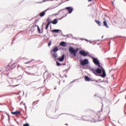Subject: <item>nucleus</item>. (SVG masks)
<instances>
[{
	"label": "nucleus",
	"instance_id": "f257e3e1",
	"mask_svg": "<svg viewBox=\"0 0 126 126\" xmlns=\"http://www.w3.org/2000/svg\"><path fill=\"white\" fill-rule=\"evenodd\" d=\"M69 52L71 53V55H74L75 57L76 56V53L78 52V48H76V49H73L72 47H70L69 48Z\"/></svg>",
	"mask_w": 126,
	"mask_h": 126
},
{
	"label": "nucleus",
	"instance_id": "f03ea898",
	"mask_svg": "<svg viewBox=\"0 0 126 126\" xmlns=\"http://www.w3.org/2000/svg\"><path fill=\"white\" fill-rule=\"evenodd\" d=\"M68 69V68L66 69L63 70L62 72H60V75L61 77H62V78H63L64 77H67V76L66 75V74L68 72V71H67Z\"/></svg>",
	"mask_w": 126,
	"mask_h": 126
},
{
	"label": "nucleus",
	"instance_id": "7ed1b4c3",
	"mask_svg": "<svg viewBox=\"0 0 126 126\" xmlns=\"http://www.w3.org/2000/svg\"><path fill=\"white\" fill-rule=\"evenodd\" d=\"M93 72L95 75L96 74H100V73H102V70H101V69L97 68L96 69H93Z\"/></svg>",
	"mask_w": 126,
	"mask_h": 126
},
{
	"label": "nucleus",
	"instance_id": "20e7f679",
	"mask_svg": "<svg viewBox=\"0 0 126 126\" xmlns=\"http://www.w3.org/2000/svg\"><path fill=\"white\" fill-rule=\"evenodd\" d=\"M47 22H48L46 26L45 29L47 30L48 28H49V26H50V24H51V18H48L47 19Z\"/></svg>",
	"mask_w": 126,
	"mask_h": 126
},
{
	"label": "nucleus",
	"instance_id": "39448f33",
	"mask_svg": "<svg viewBox=\"0 0 126 126\" xmlns=\"http://www.w3.org/2000/svg\"><path fill=\"white\" fill-rule=\"evenodd\" d=\"M80 55H81L82 56H83L84 57H86L88 55V52H86L84 51H79Z\"/></svg>",
	"mask_w": 126,
	"mask_h": 126
},
{
	"label": "nucleus",
	"instance_id": "423d86ee",
	"mask_svg": "<svg viewBox=\"0 0 126 126\" xmlns=\"http://www.w3.org/2000/svg\"><path fill=\"white\" fill-rule=\"evenodd\" d=\"M66 10H67V11H68V13H71V12H72V11H73V8H72V7H67L65 8Z\"/></svg>",
	"mask_w": 126,
	"mask_h": 126
},
{
	"label": "nucleus",
	"instance_id": "0eeeda50",
	"mask_svg": "<svg viewBox=\"0 0 126 126\" xmlns=\"http://www.w3.org/2000/svg\"><path fill=\"white\" fill-rule=\"evenodd\" d=\"M11 114L14 115V116H17V115H20L21 114V111H16L15 112H11Z\"/></svg>",
	"mask_w": 126,
	"mask_h": 126
},
{
	"label": "nucleus",
	"instance_id": "6e6552de",
	"mask_svg": "<svg viewBox=\"0 0 126 126\" xmlns=\"http://www.w3.org/2000/svg\"><path fill=\"white\" fill-rule=\"evenodd\" d=\"M101 68L102 70V74L100 75V76L104 78V77H106V72L105 71V70L104 69V68H103V67H101Z\"/></svg>",
	"mask_w": 126,
	"mask_h": 126
},
{
	"label": "nucleus",
	"instance_id": "1a4fd4ad",
	"mask_svg": "<svg viewBox=\"0 0 126 126\" xmlns=\"http://www.w3.org/2000/svg\"><path fill=\"white\" fill-rule=\"evenodd\" d=\"M93 62L94 63H100L99 60L97 58H93Z\"/></svg>",
	"mask_w": 126,
	"mask_h": 126
},
{
	"label": "nucleus",
	"instance_id": "9d476101",
	"mask_svg": "<svg viewBox=\"0 0 126 126\" xmlns=\"http://www.w3.org/2000/svg\"><path fill=\"white\" fill-rule=\"evenodd\" d=\"M60 46L62 47H66V42L62 41L60 43Z\"/></svg>",
	"mask_w": 126,
	"mask_h": 126
},
{
	"label": "nucleus",
	"instance_id": "9b49d317",
	"mask_svg": "<svg viewBox=\"0 0 126 126\" xmlns=\"http://www.w3.org/2000/svg\"><path fill=\"white\" fill-rule=\"evenodd\" d=\"M58 61L59 62H63V60H64V55H63L62 57H60L58 59Z\"/></svg>",
	"mask_w": 126,
	"mask_h": 126
},
{
	"label": "nucleus",
	"instance_id": "f8f14e48",
	"mask_svg": "<svg viewBox=\"0 0 126 126\" xmlns=\"http://www.w3.org/2000/svg\"><path fill=\"white\" fill-rule=\"evenodd\" d=\"M58 51H59V48H58V47H55L51 51V53H53V52H54V53H56V52H58Z\"/></svg>",
	"mask_w": 126,
	"mask_h": 126
},
{
	"label": "nucleus",
	"instance_id": "ddd939ff",
	"mask_svg": "<svg viewBox=\"0 0 126 126\" xmlns=\"http://www.w3.org/2000/svg\"><path fill=\"white\" fill-rule=\"evenodd\" d=\"M103 26H105L106 28H109V26H108V24H107V21H104Z\"/></svg>",
	"mask_w": 126,
	"mask_h": 126
},
{
	"label": "nucleus",
	"instance_id": "4468645a",
	"mask_svg": "<svg viewBox=\"0 0 126 126\" xmlns=\"http://www.w3.org/2000/svg\"><path fill=\"white\" fill-rule=\"evenodd\" d=\"M81 63H88V59H85L84 61H81Z\"/></svg>",
	"mask_w": 126,
	"mask_h": 126
},
{
	"label": "nucleus",
	"instance_id": "2eb2a0df",
	"mask_svg": "<svg viewBox=\"0 0 126 126\" xmlns=\"http://www.w3.org/2000/svg\"><path fill=\"white\" fill-rule=\"evenodd\" d=\"M45 14H46V12L42 11L41 13H40L39 16H40V17H43V16L45 15Z\"/></svg>",
	"mask_w": 126,
	"mask_h": 126
},
{
	"label": "nucleus",
	"instance_id": "dca6fc26",
	"mask_svg": "<svg viewBox=\"0 0 126 126\" xmlns=\"http://www.w3.org/2000/svg\"><path fill=\"white\" fill-rule=\"evenodd\" d=\"M52 24H57L58 23V20L57 19H55L52 22Z\"/></svg>",
	"mask_w": 126,
	"mask_h": 126
},
{
	"label": "nucleus",
	"instance_id": "f3484780",
	"mask_svg": "<svg viewBox=\"0 0 126 126\" xmlns=\"http://www.w3.org/2000/svg\"><path fill=\"white\" fill-rule=\"evenodd\" d=\"M85 81H90V78L87 76H85Z\"/></svg>",
	"mask_w": 126,
	"mask_h": 126
},
{
	"label": "nucleus",
	"instance_id": "a211bd4d",
	"mask_svg": "<svg viewBox=\"0 0 126 126\" xmlns=\"http://www.w3.org/2000/svg\"><path fill=\"white\" fill-rule=\"evenodd\" d=\"M53 58H57L58 57V54L56 52H54V53L52 54Z\"/></svg>",
	"mask_w": 126,
	"mask_h": 126
},
{
	"label": "nucleus",
	"instance_id": "6ab92c4d",
	"mask_svg": "<svg viewBox=\"0 0 126 126\" xmlns=\"http://www.w3.org/2000/svg\"><path fill=\"white\" fill-rule=\"evenodd\" d=\"M52 32H54V33H59V32H60V30H53L52 31Z\"/></svg>",
	"mask_w": 126,
	"mask_h": 126
},
{
	"label": "nucleus",
	"instance_id": "aec40b11",
	"mask_svg": "<svg viewBox=\"0 0 126 126\" xmlns=\"http://www.w3.org/2000/svg\"><path fill=\"white\" fill-rule=\"evenodd\" d=\"M95 22L99 25V26H101V22L99 21L95 20Z\"/></svg>",
	"mask_w": 126,
	"mask_h": 126
},
{
	"label": "nucleus",
	"instance_id": "412c9836",
	"mask_svg": "<svg viewBox=\"0 0 126 126\" xmlns=\"http://www.w3.org/2000/svg\"><path fill=\"white\" fill-rule=\"evenodd\" d=\"M87 118V116H83L82 117V119H83V121H87V119H86Z\"/></svg>",
	"mask_w": 126,
	"mask_h": 126
},
{
	"label": "nucleus",
	"instance_id": "4be33fe9",
	"mask_svg": "<svg viewBox=\"0 0 126 126\" xmlns=\"http://www.w3.org/2000/svg\"><path fill=\"white\" fill-rule=\"evenodd\" d=\"M35 26H34V27H35ZM37 30L38 31V33H40V32H41V30H40V28L39 27V26H37Z\"/></svg>",
	"mask_w": 126,
	"mask_h": 126
},
{
	"label": "nucleus",
	"instance_id": "5701e85b",
	"mask_svg": "<svg viewBox=\"0 0 126 126\" xmlns=\"http://www.w3.org/2000/svg\"><path fill=\"white\" fill-rule=\"evenodd\" d=\"M65 65V64H61V63H57L56 64V65H57V66H61V65Z\"/></svg>",
	"mask_w": 126,
	"mask_h": 126
},
{
	"label": "nucleus",
	"instance_id": "b1692460",
	"mask_svg": "<svg viewBox=\"0 0 126 126\" xmlns=\"http://www.w3.org/2000/svg\"><path fill=\"white\" fill-rule=\"evenodd\" d=\"M23 126H30V125H29V124H28V123H27V124H23Z\"/></svg>",
	"mask_w": 126,
	"mask_h": 126
},
{
	"label": "nucleus",
	"instance_id": "393cba45",
	"mask_svg": "<svg viewBox=\"0 0 126 126\" xmlns=\"http://www.w3.org/2000/svg\"><path fill=\"white\" fill-rule=\"evenodd\" d=\"M51 44H52V42L51 41H49V42L48 43V47H50L51 46Z\"/></svg>",
	"mask_w": 126,
	"mask_h": 126
},
{
	"label": "nucleus",
	"instance_id": "a878e982",
	"mask_svg": "<svg viewBox=\"0 0 126 126\" xmlns=\"http://www.w3.org/2000/svg\"><path fill=\"white\" fill-rule=\"evenodd\" d=\"M86 64H87V63H81V65H82L83 66H85Z\"/></svg>",
	"mask_w": 126,
	"mask_h": 126
},
{
	"label": "nucleus",
	"instance_id": "bb28decb",
	"mask_svg": "<svg viewBox=\"0 0 126 126\" xmlns=\"http://www.w3.org/2000/svg\"><path fill=\"white\" fill-rule=\"evenodd\" d=\"M31 63V61L28 62L27 63Z\"/></svg>",
	"mask_w": 126,
	"mask_h": 126
},
{
	"label": "nucleus",
	"instance_id": "cd10ccee",
	"mask_svg": "<svg viewBox=\"0 0 126 126\" xmlns=\"http://www.w3.org/2000/svg\"><path fill=\"white\" fill-rule=\"evenodd\" d=\"M96 64H97V65H98V66H100V64H99V63H96Z\"/></svg>",
	"mask_w": 126,
	"mask_h": 126
},
{
	"label": "nucleus",
	"instance_id": "c85d7f7f",
	"mask_svg": "<svg viewBox=\"0 0 126 126\" xmlns=\"http://www.w3.org/2000/svg\"><path fill=\"white\" fill-rule=\"evenodd\" d=\"M65 126H68V124H65Z\"/></svg>",
	"mask_w": 126,
	"mask_h": 126
},
{
	"label": "nucleus",
	"instance_id": "c756f323",
	"mask_svg": "<svg viewBox=\"0 0 126 126\" xmlns=\"http://www.w3.org/2000/svg\"><path fill=\"white\" fill-rule=\"evenodd\" d=\"M88 1H92V0H88Z\"/></svg>",
	"mask_w": 126,
	"mask_h": 126
},
{
	"label": "nucleus",
	"instance_id": "7c9ffc66",
	"mask_svg": "<svg viewBox=\"0 0 126 126\" xmlns=\"http://www.w3.org/2000/svg\"><path fill=\"white\" fill-rule=\"evenodd\" d=\"M56 63H60L57 62H56Z\"/></svg>",
	"mask_w": 126,
	"mask_h": 126
},
{
	"label": "nucleus",
	"instance_id": "2f4dec72",
	"mask_svg": "<svg viewBox=\"0 0 126 126\" xmlns=\"http://www.w3.org/2000/svg\"><path fill=\"white\" fill-rule=\"evenodd\" d=\"M12 65H14V64H12Z\"/></svg>",
	"mask_w": 126,
	"mask_h": 126
},
{
	"label": "nucleus",
	"instance_id": "473e14b6",
	"mask_svg": "<svg viewBox=\"0 0 126 126\" xmlns=\"http://www.w3.org/2000/svg\"><path fill=\"white\" fill-rule=\"evenodd\" d=\"M54 89L56 90V89H57V88H55Z\"/></svg>",
	"mask_w": 126,
	"mask_h": 126
},
{
	"label": "nucleus",
	"instance_id": "72a5a7b5",
	"mask_svg": "<svg viewBox=\"0 0 126 126\" xmlns=\"http://www.w3.org/2000/svg\"><path fill=\"white\" fill-rule=\"evenodd\" d=\"M16 86H18V85H16Z\"/></svg>",
	"mask_w": 126,
	"mask_h": 126
}]
</instances>
